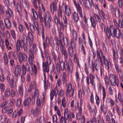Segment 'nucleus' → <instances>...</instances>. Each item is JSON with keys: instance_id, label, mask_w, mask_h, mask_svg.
<instances>
[{"instance_id": "473e14b6", "label": "nucleus", "mask_w": 123, "mask_h": 123, "mask_svg": "<svg viewBox=\"0 0 123 123\" xmlns=\"http://www.w3.org/2000/svg\"><path fill=\"white\" fill-rule=\"evenodd\" d=\"M23 86L21 85L18 87V91L19 95L21 96H22L23 95Z\"/></svg>"}, {"instance_id": "8fccbe9b", "label": "nucleus", "mask_w": 123, "mask_h": 123, "mask_svg": "<svg viewBox=\"0 0 123 123\" xmlns=\"http://www.w3.org/2000/svg\"><path fill=\"white\" fill-rule=\"evenodd\" d=\"M112 51L113 53V61L114 62H116V61H117L116 56V54L117 56H118V55L117 53L115 51L114 49H112Z\"/></svg>"}, {"instance_id": "49530a36", "label": "nucleus", "mask_w": 123, "mask_h": 123, "mask_svg": "<svg viewBox=\"0 0 123 123\" xmlns=\"http://www.w3.org/2000/svg\"><path fill=\"white\" fill-rule=\"evenodd\" d=\"M113 22L115 25L116 26H119L121 28H123V26L122 25V22L120 23V22L119 21L118 24L116 20L115 19H114L113 20Z\"/></svg>"}, {"instance_id": "774afa93", "label": "nucleus", "mask_w": 123, "mask_h": 123, "mask_svg": "<svg viewBox=\"0 0 123 123\" xmlns=\"http://www.w3.org/2000/svg\"><path fill=\"white\" fill-rule=\"evenodd\" d=\"M9 108L7 106H6L2 110V113H5L8 112L9 110Z\"/></svg>"}, {"instance_id": "ddd939ff", "label": "nucleus", "mask_w": 123, "mask_h": 123, "mask_svg": "<svg viewBox=\"0 0 123 123\" xmlns=\"http://www.w3.org/2000/svg\"><path fill=\"white\" fill-rule=\"evenodd\" d=\"M25 44L23 40V39L18 40L16 43V48L17 51H19L20 49V48L23 46Z\"/></svg>"}, {"instance_id": "f8f14e48", "label": "nucleus", "mask_w": 123, "mask_h": 123, "mask_svg": "<svg viewBox=\"0 0 123 123\" xmlns=\"http://www.w3.org/2000/svg\"><path fill=\"white\" fill-rule=\"evenodd\" d=\"M114 62V65L117 72L118 73L120 78L123 81V74L121 70L120 69H119V67L117 63V61H116V62Z\"/></svg>"}, {"instance_id": "338daca9", "label": "nucleus", "mask_w": 123, "mask_h": 123, "mask_svg": "<svg viewBox=\"0 0 123 123\" xmlns=\"http://www.w3.org/2000/svg\"><path fill=\"white\" fill-rule=\"evenodd\" d=\"M64 94V91L63 89H61L59 92L58 95L59 97H62Z\"/></svg>"}, {"instance_id": "c756f323", "label": "nucleus", "mask_w": 123, "mask_h": 123, "mask_svg": "<svg viewBox=\"0 0 123 123\" xmlns=\"http://www.w3.org/2000/svg\"><path fill=\"white\" fill-rule=\"evenodd\" d=\"M49 43V40L48 37L46 36L45 38V42H43V48L45 49L46 47V46H48Z\"/></svg>"}, {"instance_id": "7ed1b4c3", "label": "nucleus", "mask_w": 123, "mask_h": 123, "mask_svg": "<svg viewBox=\"0 0 123 123\" xmlns=\"http://www.w3.org/2000/svg\"><path fill=\"white\" fill-rule=\"evenodd\" d=\"M110 80L112 86H115L116 85L117 86H118V81L116 75H114L113 74H110Z\"/></svg>"}, {"instance_id": "393cba45", "label": "nucleus", "mask_w": 123, "mask_h": 123, "mask_svg": "<svg viewBox=\"0 0 123 123\" xmlns=\"http://www.w3.org/2000/svg\"><path fill=\"white\" fill-rule=\"evenodd\" d=\"M121 52L120 53V57L119 58V62L122 64L123 63V48L121 47L120 49Z\"/></svg>"}, {"instance_id": "09e8293b", "label": "nucleus", "mask_w": 123, "mask_h": 123, "mask_svg": "<svg viewBox=\"0 0 123 123\" xmlns=\"http://www.w3.org/2000/svg\"><path fill=\"white\" fill-rule=\"evenodd\" d=\"M34 94L35 96H32V99L33 100H34V102L35 103V96L37 97V98L39 96V93L38 92V90L36 89L34 91Z\"/></svg>"}, {"instance_id": "2eb2a0df", "label": "nucleus", "mask_w": 123, "mask_h": 123, "mask_svg": "<svg viewBox=\"0 0 123 123\" xmlns=\"http://www.w3.org/2000/svg\"><path fill=\"white\" fill-rule=\"evenodd\" d=\"M31 66H30L28 64H27L25 66V70L26 71L27 70L30 73L31 75H32L34 73V70L33 67L32 66L33 65V64L31 65L30 64Z\"/></svg>"}, {"instance_id": "f257e3e1", "label": "nucleus", "mask_w": 123, "mask_h": 123, "mask_svg": "<svg viewBox=\"0 0 123 123\" xmlns=\"http://www.w3.org/2000/svg\"><path fill=\"white\" fill-rule=\"evenodd\" d=\"M55 66L56 71L58 72H60L61 70L62 71L68 70V72L71 73L73 71V65L72 61L69 63L66 60L64 61L62 60L56 63Z\"/></svg>"}, {"instance_id": "cd10ccee", "label": "nucleus", "mask_w": 123, "mask_h": 123, "mask_svg": "<svg viewBox=\"0 0 123 123\" xmlns=\"http://www.w3.org/2000/svg\"><path fill=\"white\" fill-rule=\"evenodd\" d=\"M94 20L96 22H98L99 23L101 22V18L96 13H94L93 15V17Z\"/></svg>"}, {"instance_id": "58836bf2", "label": "nucleus", "mask_w": 123, "mask_h": 123, "mask_svg": "<svg viewBox=\"0 0 123 123\" xmlns=\"http://www.w3.org/2000/svg\"><path fill=\"white\" fill-rule=\"evenodd\" d=\"M5 96L6 97H8L10 95V90L9 88L6 89L4 92Z\"/></svg>"}, {"instance_id": "ea45409f", "label": "nucleus", "mask_w": 123, "mask_h": 123, "mask_svg": "<svg viewBox=\"0 0 123 123\" xmlns=\"http://www.w3.org/2000/svg\"><path fill=\"white\" fill-rule=\"evenodd\" d=\"M7 118L6 116L5 115H1L0 116V123H3Z\"/></svg>"}, {"instance_id": "de8ad7c7", "label": "nucleus", "mask_w": 123, "mask_h": 123, "mask_svg": "<svg viewBox=\"0 0 123 123\" xmlns=\"http://www.w3.org/2000/svg\"><path fill=\"white\" fill-rule=\"evenodd\" d=\"M63 22L64 26L66 27L68 24V19L65 15H63Z\"/></svg>"}, {"instance_id": "aec40b11", "label": "nucleus", "mask_w": 123, "mask_h": 123, "mask_svg": "<svg viewBox=\"0 0 123 123\" xmlns=\"http://www.w3.org/2000/svg\"><path fill=\"white\" fill-rule=\"evenodd\" d=\"M42 67L43 71L44 72L48 73L49 71V65L45 63V62H43Z\"/></svg>"}, {"instance_id": "864d4df0", "label": "nucleus", "mask_w": 123, "mask_h": 123, "mask_svg": "<svg viewBox=\"0 0 123 123\" xmlns=\"http://www.w3.org/2000/svg\"><path fill=\"white\" fill-rule=\"evenodd\" d=\"M118 98L122 105H123V99L121 98V93L120 92H118Z\"/></svg>"}, {"instance_id": "5fc2aeb1", "label": "nucleus", "mask_w": 123, "mask_h": 123, "mask_svg": "<svg viewBox=\"0 0 123 123\" xmlns=\"http://www.w3.org/2000/svg\"><path fill=\"white\" fill-rule=\"evenodd\" d=\"M95 99L96 104L97 105H98L100 104V99L96 93H95Z\"/></svg>"}, {"instance_id": "79ce46f5", "label": "nucleus", "mask_w": 123, "mask_h": 123, "mask_svg": "<svg viewBox=\"0 0 123 123\" xmlns=\"http://www.w3.org/2000/svg\"><path fill=\"white\" fill-rule=\"evenodd\" d=\"M36 87V85L35 83H34L33 84L32 83H31L29 86L28 89V91L29 92H31L32 91V89H35Z\"/></svg>"}, {"instance_id": "a18cd8bd", "label": "nucleus", "mask_w": 123, "mask_h": 123, "mask_svg": "<svg viewBox=\"0 0 123 123\" xmlns=\"http://www.w3.org/2000/svg\"><path fill=\"white\" fill-rule=\"evenodd\" d=\"M62 40L65 46L67 47H68V46L69 43L67 38V37H64V38H62Z\"/></svg>"}, {"instance_id": "e433bc0d", "label": "nucleus", "mask_w": 123, "mask_h": 123, "mask_svg": "<svg viewBox=\"0 0 123 123\" xmlns=\"http://www.w3.org/2000/svg\"><path fill=\"white\" fill-rule=\"evenodd\" d=\"M58 10V17L60 18H62V13L61 7L60 6V5L59 6Z\"/></svg>"}, {"instance_id": "5701e85b", "label": "nucleus", "mask_w": 123, "mask_h": 123, "mask_svg": "<svg viewBox=\"0 0 123 123\" xmlns=\"http://www.w3.org/2000/svg\"><path fill=\"white\" fill-rule=\"evenodd\" d=\"M65 12L66 15L68 16H69L71 13L70 8L69 6L66 5H65Z\"/></svg>"}, {"instance_id": "6ab92c4d", "label": "nucleus", "mask_w": 123, "mask_h": 123, "mask_svg": "<svg viewBox=\"0 0 123 123\" xmlns=\"http://www.w3.org/2000/svg\"><path fill=\"white\" fill-rule=\"evenodd\" d=\"M83 5L85 8L90 9L92 7V4L89 0H82Z\"/></svg>"}, {"instance_id": "dca6fc26", "label": "nucleus", "mask_w": 123, "mask_h": 123, "mask_svg": "<svg viewBox=\"0 0 123 123\" xmlns=\"http://www.w3.org/2000/svg\"><path fill=\"white\" fill-rule=\"evenodd\" d=\"M21 67L19 65H17L15 67V69L14 72L15 76L18 77V75H20L21 72Z\"/></svg>"}, {"instance_id": "69168bd1", "label": "nucleus", "mask_w": 123, "mask_h": 123, "mask_svg": "<svg viewBox=\"0 0 123 123\" xmlns=\"http://www.w3.org/2000/svg\"><path fill=\"white\" fill-rule=\"evenodd\" d=\"M38 17H39V18L40 19V22L42 24L43 21V19L42 17L41 14L40 12H39L38 13Z\"/></svg>"}, {"instance_id": "9b49d317", "label": "nucleus", "mask_w": 123, "mask_h": 123, "mask_svg": "<svg viewBox=\"0 0 123 123\" xmlns=\"http://www.w3.org/2000/svg\"><path fill=\"white\" fill-rule=\"evenodd\" d=\"M116 32L117 31H113V35H112L111 34V31H106V33L107 38L108 39L110 38L111 35L112 37H114L116 36L117 38H119L120 37V31H118V36L117 37V32Z\"/></svg>"}, {"instance_id": "0e129e2a", "label": "nucleus", "mask_w": 123, "mask_h": 123, "mask_svg": "<svg viewBox=\"0 0 123 123\" xmlns=\"http://www.w3.org/2000/svg\"><path fill=\"white\" fill-rule=\"evenodd\" d=\"M73 37L75 40L76 41L77 40V35L76 31H73Z\"/></svg>"}, {"instance_id": "a878e982", "label": "nucleus", "mask_w": 123, "mask_h": 123, "mask_svg": "<svg viewBox=\"0 0 123 123\" xmlns=\"http://www.w3.org/2000/svg\"><path fill=\"white\" fill-rule=\"evenodd\" d=\"M43 18L44 20H46L47 19H50L51 15L48 11L46 12L43 14Z\"/></svg>"}, {"instance_id": "37998d69", "label": "nucleus", "mask_w": 123, "mask_h": 123, "mask_svg": "<svg viewBox=\"0 0 123 123\" xmlns=\"http://www.w3.org/2000/svg\"><path fill=\"white\" fill-rule=\"evenodd\" d=\"M54 20L56 25L59 24L60 25H62V23L61 22L60 20L58 19L56 15H55L54 17Z\"/></svg>"}, {"instance_id": "f03ea898", "label": "nucleus", "mask_w": 123, "mask_h": 123, "mask_svg": "<svg viewBox=\"0 0 123 123\" xmlns=\"http://www.w3.org/2000/svg\"><path fill=\"white\" fill-rule=\"evenodd\" d=\"M32 50L31 48L29 50V56L28 61L29 63L32 65L33 64V59L34 58V53L36 54L37 53V46L35 44H34L32 45Z\"/></svg>"}, {"instance_id": "bb28decb", "label": "nucleus", "mask_w": 123, "mask_h": 123, "mask_svg": "<svg viewBox=\"0 0 123 123\" xmlns=\"http://www.w3.org/2000/svg\"><path fill=\"white\" fill-rule=\"evenodd\" d=\"M100 109L101 111H103L104 114H106L107 112V109L106 107H105L104 102L103 105L101 104L100 107Z\"/></svg>"}, {"instance_id": "3c124183", "label": "nucleus", "mask_w": 123, "mask_h": 123, "mask_svg": "<svg viewBox=\"0 0 123 123\" xmlns=\"http://www.w3.org/2000/svg\"><path fill=\"white\" fill-rule=\"evenodd\" d=\"M99 15L103 19H106V15L104 12L102 10H101L100 13H98Z\"/></svg>"}, {"instance_id": "412c9836", "label": "nucleus", "mask_w": 123, "mask_h": 123, "mask_svg": "<svg viewBox=\"0 0 123 123\" xmlns=\"http://www.w3.org/2000/svg\"><path fill=\"white\" fill-rule=\"evenodd\" d=\"M50 10L52 14H53L54 11L56 10V5L54 3H53L51 4L50 6Z\"/></svg>"}, {"instance_id": "b1692460", "label": "nucleus", "mask_w": 123, "mask_h": 123, "mask_svg": "<svg viewBox=\"0 0 123 123\" xmlns=\"http://www.w3.org/2000/svg\"><path fill=\"white\" fill-rule=\"evenodd\" d=\"M44 25L47 28H50L51 25V19H48L47 21L44 20Z\"/></svg>"}, {"instance_id": "39448f33", "label": "nucleus", "mask_w": 123, "mask_h": 123, "mask_svg": "<svg viewBox=\"0 0 123 123\" xmlns=\"http://www.w3.org/2000/svg\"><path fill=\"white\" fill-rule=\"evenodd\" d=\"M28 37H26V43L28 46L31 47V43L33 41V37L31 33L30 32L28 33Z\"/></svg>"}, {"instance_id": "6e6d98bb", "label": "nucleus", "mask_w": 123, "mask_h": 123, "mask_svg": "<svg viewBox=\"0 0 123 123\" xmlns=\"http://www.w3.org/2000/svg\"><path fill=\"white\" fill-rule=\"evenodd\" d=\"M13 56L14 59L16 60L18 59V54L17 51H15L13 54Z\"/></svg>"}, {"instance_id": "c9c22d12", "label": "nucleus", "mask_w": 123, "mask_h": 123, "mask_svg": "<svg viewBox=\"0 0 123 123\" xmlns=\"http://www.w3.org/2000/svg\"><path fill=\"white\" fill-rule=\"evenodd\" d=\"M4 62L5 65H7L8 63V60L6 53H4L3 55Z\"/></svg>"}, {"instance_id": "e2e57ef3", "label": "nucleus", "mask_w": 123, "mask_h": 123, "mask_svg": "<svg viewBox=\"0 0 123 123\" xmlns=\"http://www.w3.org/2000/svg\"><path fill=\"white\" fill-rule=\"evenodd\" d=\"M44 89L46 90L48 87V85L49 86V83L48 82V81H47V82H46L45 80H44Z\"/></svg>"}, {"instance_id": "0eeeda50", "label": "nucleus", "mask_w": 123, "mask_h": 123, "mask_svg": "<svg viewBox=\"0 0 123 123\" xmlns=\"http://www.w3.org/2000/svg\"><path fill=\"white\" fill-rule=\"evenodd\" d=\"M90 80V82L92 85L95 86V84L94 83V81L95 79V77L94 75L92 74H89V76H87L86 78V80L87 84L89 85L90 84L89 80Z\"/></svg>"}, {"instance_id": "f704fd0d", "label": "nucleus", "mask_w": 123, "mask_h": 123, "mask_svg": "<svg viewBox=\"0 0 123 123\" xmlns=\"http://www.w3.org/2000/svg\"><path fill=\"white\" fill-rule=\"evenodd\" d=\"M36 103L38 106H40L41 105H43V104H44V103L43 102V101L42 100H41L39 98H38V97L37 98H36Z\"/></svg>"}, {"instance_id": "f3484780", "label": "nucleus", "mask_w": 123, "mask_h": 123, "mask_svg": "<svg viewBox=\"0 0 123 123\" xmlns=\"http://www.w3.org/2000/svg\"><path fill=\"white\" fill-rule=\"evenodd\" d=\"M6 16L8 18H10L11 17H13V13L12 10L9 7L7 8L5 11Z\"/></svg>"}, {"instance_id": "72a5a7b5", "label": "nucleus", "mask_w": 123, "mask_h": 123, "mask_svg": "<svg viewBox=\"0 0 123 123\" xmlns=\"http://www.w3.org/2000/svg\"><path fill=\"white\" fill-rule=\"evenodd\" d=\"M90 20L92 26L93 28H95L96 27V24L97 22H96V21L94 20V18L92 17H90Z\"/></svg>"}, {"instance_id": "c85d7f7f", "label": "nucleus", "mask_w": 123, "mask_h": 123, "mask_svg": "<svg viewBox=\"0 0 123 123\" xmlns=\"http://www.w3.org/2000/svg\"><path fill=\"white\" fill-rule=\"evenodd\" d=\"M64 116L65 119L66 120L68 119L69 117V113L68 111V109L67 108L65 110L64 113Z\"/></svg>"}, {"instance_id": "4c0bfd02", "label": "nucleus", "mask_w": 123, "mask_h": 123, "mask_svg": "<svg viewBox=\"0 0 123 123\" xmlns=\"http://www.w3.org/2000/svg\"><path fill=\"white\" fill-rule=\"evenodd\" d=\"M32 112H33V114L34 117H37L39 114V110L37 108H35L34 110L32 109L31 110Z\"/></svg>"}, {"instance_id": "9d476101", "label": "nucleus", "mask_w": 123, "mask_h": 123, "mask_svg": "<svg viewBox=\"0 0 123 123\" xmlns=\"http://www.w3.org/2000/svg\"><path fill=\"white\" fill-rule=\"evenodd\" d=\"M102 59L103 60L105 68L108 70H109L110 69V65L111 64L110 60L107 59L105 56H102Z\"/></svg>"}, {"instance_id": "423d86ee", "label": "nucleus", "mask_w": 123, "mask_h": 123, "mask_svg": "<svg viewBox=\"0 0 123 123\" xmlns=\"http://www.w3.org/2000/svg\"><path fill=\"white\" fill-rule=\"evenodd\" d=\"M18 58L19 62L22 63L23 61L26 62L27 61V57L25 53L20 52L18 53Z\"/></svg>"}, {"instance_id": "1a4fd4ad", "label": "nucleus", "mask_w": 123, "mask_h": 123, "mask_svg": "<svg viewBox=\"0 0 123 123\" xmlns=\"http://www.w3.org/2000/svg\"><path fill=\"white\" fill-rule=\"evenodd\" d=\"M74 88H72V85L71 83L69 84L67 88L66 89V94L68 93L69 97H72L73 96L74 94Z\"/></svg>"}, {"instance_id": "6e6552de", "label": "nucleus", "mask_w": 123, "mask_h": 123, "mask_svg": "<svg viewBox=\"0 0 123 123\" xmlns=\"http://www.w3.org/2000/svg\"><path fill=\"white\" fill-rule=\"evenodd\" d=\"M97 56L98 59L97 60L98 61V59H99L100 63L103 62L102 60V57L103 56H105L103 55L102 50L99 48H97Z\"/></svg>"}, {"instance_id": "603ef678", "label": "nucleus", "mask_w": 123, "mask_h": 123, "mask_svg": "<svg viewBox=\"0 0 123 123\" xmlns=\"http://www.w3.org/2000/svg\"><path fill=\"white\" fill-rule=\"evenodd\" d=\"M47 60L45 62L46 64L50 65L51 63L50 57V56H48L47 57Z\"/></svg>"}, {"instance_id": "7c9ffc66", "label": "nucleus", "mask_w": 123, "mask_h": 123, "mask_svg": "<svg viewBox=\"0 0 123 123\" xmlns=\"http://www.w3.org/2000/svg\"><path fill=\"white\" fill-rule=\"evenodd\" d=\"M117 30L120 31L117 28H115L112 25H110V28L107 27L106 28V31H117Z\"/></svg>"}, {"instance_id": "4468645a", "label": "nucleus", "mask_w": 123, "mask_h": 123, "mask_svg": "<svg viewBox=\"0 0 123 123\" xmlns=\"http://www.w3.org/2000/svg\"><path fill=\"white\" fill-rule=\"evenodd\" d=\"M31 98L30 97L25 99L23 101V104L24 106H28L31 104L33 105L34 103L33 102L31 101Z\"/></svg>"}, {"instance_id": "c03bdc74", "label": "nucleus", "mask_w": 123, "mask_h": 123, "mask_svg": "<svg viewBox=\"0 0 123 123\" xmlns=\"http://www.w3.org/2000/svg\"><path fill=\"white\" fill-rule=\"evenodd\" d=\"M51 54L52 56V59L54 60L55 63L57 61V56L55 53L53 52H51Z\"/></svg>"}, {"instance_id": "a19ab883", "label": "nucleus", "mask_w": 123, "mask_h": 123, "mask_svg": "<svg viewBox=\"0 0 123 123\" xmlns=\"http://www.w3.org/2000/svg\"><path fill=\"white\" fill-rule=\"evenodd\" d=\"M115 15L117 18L119 17L120 16V11L118 8H116L115 9Z\"/></svg>"}, {"instance_id": "4d7b16f0", "label": "nucleus", "mask_w": 123, "mask_h": 123, "mask_svg": "<svg viewBox=\"0 0 123 123\" xmlns=\"http://www.w3.org/2000/svg\"><path fill=\"white\" fill-rule=\"evenodd\" d=\"M5 13L3 6L0 3V15H3Z\"/></svg>"}, {"instance_id": "2f4dec72", "label": "nucleus", "mask_w": 123, "mask_h": 123, "mask_svg": "<svg viewBox=\"0 0 123 123\" xmlns=\"http://www.w3.org/2000/svg\"><path fill=\"white\" fill-rule=\"evenodd\" d=\"M58 93L56 92H55L53 90H52L51 91L50 93V99L51 100H52L53 99L54 95H55V97H56Z\"/></svg>"}, {"instance_id": "680f3d73", "label": "nucleus", "mask_w": 123, "mask_h": 123, "mask_svg": "<svg viewBox=\"0 0 123 123\" xmlns=\"http://www.w3.org/2000/svg\"><path fill=\"white\" fill-rule=\"evenodd\" d=\"M3 0L5 6L7 8L9 7V6L10 5V3L8 0Z\"/></svg>"}, {"instance_id": "bf43d9fd", "label": "nucleus", "mask_w": 123, "mask_h": 123, "mask_svg": "<svg viewBox=\"0 0 123 123\" xmlns=\"http://www.w3.org/2000/svg\"><path fill=\"white\" fill-rule=\"evenodd\" d=\"M37 0H31V2L33 4L35 8L37 9V8L38 6L37 4Z\"/></svg>"}, {"instance_id": "052dcab7", "label": "nucleus", "mask_w": 123, "mask_h": 123, "mask_svg": "<svg viewBox=\"0 0 123 123\" xmlns=\"http://www.w3.org/2000/svg\"><path fill=\"white\" fill-rule=\"evenodd\" d=\"M22 101L20 98H19L17 99L16 105L17 106L19 107L21 105Z\"/></svg>"}, {"instance_id": "4be33fe9", "label": "nucleus", "mask_w": 123, "mask_h": 123, "mask_svg": "<svg viewBox=\"0 0 123 123\" xmlns=\"http://www.w3.org/2000/svg\"><path fill=\"white\" fill-rule=\"evenodd\" d=\"M74 20L75 23L78 22L79 20V18L77 13L75 12H74L73 15Z\"/></svg>"}, {"instance_id": "13d9d810", "label": "nucleus", "mask_w": 123, "mask_h": 123, "mask_svg": "<svg viewBox=\"0 0 123 123\" xmlns=\"http://www.w3.org/2000/svg\"><path fill=\"white\" fill-rule=\"evenodd\" d=\"M14 80L13 79H11L10 81L9 86L11 89H13L14 87Z\"/></svg>"}, {"instance_id": "20e7f679", "label": "nucleus", "mask_w": 123, "mask_h": 123, "mask_svg": "<svg viewBox=\"0 0 123 123\" xmlns=\"http://www.w3.org/2000/svg\"><path fill=\"white\" fill-rule=\"evenodd\" d=\"M73 2L74 5L75 6L77 11L78 13L81 18L83 17L82 8L80 5L77 2H76L75 0H73Z\"/></svg>"}, {"instance_id": "a211bd4d", "label": "nucleus", "mask_w": 123, "mask_h": 123, "mask_svg": "<svg viewBox=\"0 0 123 123\" xmlns=\"http://www.w3.org/2000/svg\"><path fill=\"white\" fill-rule=\"evenodd\" d=\"M22 74L21 75V80L22 82H24L25 81V76L26 74V71H25V65H22Z\"/></svg>"}]
</instances>
